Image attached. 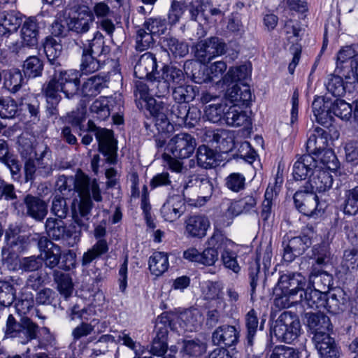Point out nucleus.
I'll return each instance as SVG.
<instances>
[{
	"label": "nucleus",
	"mask_w": 358,
	"mask_h": 358,
	"mask_svg": "<svg viewBox=\"0 0 358 358\" xmlns=\"http://www.w3.org/2000/svg\"><path fill=\"white\" fill-rule=\"evenodd\" d=\"M82 50L80 58V71L83 74L92 73L101 67V59L93 55L85 47H80Z\"/></svg>",
	"instance_id": "42"
},
{
	"label": "nucleus",
	"mask_w": 358,
	"mask_h": 358,
	"mask_svg": "<svg viewBox=\"0 0 358 358\" xmlns=\"http://www.w3.org/2000/svg\"><path fill=\"white\" fill-rule=\"evenodd\" d=\"M22 68L25 77L34 78L41 76L43 62L36 56H30L24 62Z\"/></svg>",
	"instance_id": "50"
},
{
	"label": "nucleus",
	"mask_w": 358,
	"mask_h": 358,
	"mask_svg": "<svg viewBox=\"0 0 358 358\" xmlns=\"http://www.w3.org/2000/svg\"><path fill=\"white\" fill-rule=\"evenodd\" d=\"M22 15L17 10H4L0 13V36L8 37L17 31L22 24Z\"/></svg>",
	"instance_id": "23"
},
{
	"label": "nucleus",
	"mask_w": 358,
	"mask_h": 358,
	"mask_svg": "<svg viewBox=\"0 0 358 358\" xmlns=\"http://www.w3.org/2000/svg\"><path fill=\"white\" fill-rule=\"evenodd\" d=\"M48 82H52L57 93L62 92L68 99H73L79 90L80 78L76 71H55Z\"/></svg>",
	"instance_id": "8"
},
{
	"label": "nucleus",
	"mask_w": 358,
	"mask_h": 358,
	"mask_svg": "<svg viewBox=\"0 0 358 358\" xmlns=\"http://www.w3.org/2000/svg\"><path fill=\"white\" fill-rule=\"evenodd\" d=\"M94 17L88 7L80 10L66 19V26L69 31L82 36L90 31L93 26Z\"/></svg>",
	"instance_id": "13"
},
{
	"label": "nucleus",
	"mask_w": 358,
	"mask_h": 358,
	"mask_svg": "<svg viewBox=\"0 0 358 358\" xmlns=\"http://www.w3.org/2000/svg\"><path fill=\"white\" fill-rule=\"evenodd\" d=\"M115 100L111 98L101 96L91 105L90 110L93 117L99 120H106L113 111Z\"/></svg>",
	"instance_id": "37"
},
{
	"label": "nucleus",
	"mask_w": 358,
	"mask_h": 358,
	"mask_svg": "<svg viewBox=\"0 0 358 358\" xmlns=\"http://www.w3.org/2000/svg\"><path fill=\"white\" fill-rule=\"evenodd\" d=\"M108 245L106 239H101L87 252H84L81 264L84 267L88 266L94 260L105 255L108 251Z\"/></svg>",
	"instance_id": "44"
},
{
	"label": "nucleus",
	"mask_w": 358,
	"mask_h": 358,
	"mask_svg": "<svg viewBox=\"0 0 358 358\" xmlns=\"http://www.w3.org/2000/svg\"><path fill=\"white\" fill-rule=\"evenodd\" d=\"M189 182H193V185L199 189V194H201L199 197L202 198L204 202L212 196L214 185L212 180L208 176H196Z\"/></svg>",
	"instance_id": "47"
},
{
	"label": "nucleus",
	"mask_w": 358,
	"mask_h": 358,
	"mask_svg": "<svg viewBox=\"0 0 358 358\" xmlns=\"http://www.w3.org/2000/svg\"><path fill=\"white\" fill-rule=\"evenodd\" d=\"M76 187L80 197L76 213H81L82 216H90L94 206L91 195L96 202H101L103 199L99 186L95 179L82 176L78 180Z\"/></svg>",
	"instance_id": "1"
},
{
	"label": "nucleus",
	"mask_w": 358,
	"mask_h": 358,
	"mask_svg": "<svg viewBox=\"0 0 358 358\" xmlns=\"http://www.w3.org/2000/svg\"><path fill=\"white\" fill-rule=\"evenodd\" d=\"M39 27L35 17H29L22 24L20 38L23 45L33 47L37 45Z\"/></svg>",
	"instance_id": "26"
},
{
	"label": "nucleus",
	"mask_w": 358,
	"mask_h": 358,
	"mask_svg": "<svg viewBox=\"0 0 358 358\" xmlns=\"http://www.w3.org/2000/svg\"><path fill=\"white\" fill-rule=\"evenodd\" d=\"M38 325L28 317L22 316L17 322L13 315H9L6 321V334L18 338L22 344L36 339L38 332Z\"/></svg>",
	"instance_id": "5"
},
{
	"label": "nucleus",
	"mask_w": 358,
	"mask_h": 358,
	"mask_svg": "<svg viewBox=\"0 0 358 358\" xmlns=\"http://www.w3.org/2000/svg\"><path fill=\"white\" fill-rule=\"evenodd\" d=\"M300 298L303 299V306L313 309L324 308L326 292L318 289L308 287L302 291Z\"/></svg>",
	"instance_id": "36"
},
{
	"label": "nucleus",
	"mask_w": 358,
	"mask_h": 358,
	"mask_svg": "<svg viewBox=\"0 0 358 358\" xmlns=\"http://www.w3.org/2000/svg\"><path fill=\"white\" fill-rule=\"evenodd\" d=\"M250 67L246 64L231 67L222 78V84L227 86L245 84L244 82L250 77Z\"/></svg>",
	"instance_id": "32"
},
{
	"label": "nucleus",
	"mask_w": 358,
	"mask_h": 358,
	"mask_svg": "<svg viewBox=\"0 0 358 358\" xmlns=\"http://www.w3.org/2000/svg\"><path fill=\"white\" fill-rule=\"evenodd\" d=\"M162 71V73L160 74V78H164L170 84L171 88L182 84L185 81V77L183 71L176 66L164 65Z\"/></svg>",
	"instance_id": "48"
},
{
	"label": "nucleus",
	"mask_w": 358,
	"mask_h": 358,
	"mask_svg": "<svg viewBox=\"0 0 358 358\" xmlns=\"http://www.w3.org/2000/svg\"><path fill=\"white\" fill-rule=\"evenodd\" d=\"M227 69V64L222 61L215 62L209 67L204 68L203 71V77L196 76L194 75V80L197 83H215L222 82V76L224 72Z\"/></svg>",
	"instance_id": "29"
},
{
	"label": "nucleus",
	"mask_w": 358,
	"mask_h": 358,
	"mask_svg": "<svg viewBox=\"0 0 358 358\" xmlns=\"http://www.w3.org/2000/svg\"><path fill=\"white\" fill-rule=\"evenodd\" d=\"M341 267L343 272L351 273L358 268V250L348 248L344 250Z\"/></svg>",
	"instance_id": "55"
},
{
	"label": "nucleus",
	"mask_w": 358,
	"mask_h": 358,
	"mask_svg": "<svg viewBox=\"0 0 358 358\" xmlns=\"http://www.w3.org/2000/svg\"><path fill=\"white\" fill-rule=\"evenodd\" d=\"M218 155L207 145H200L196 151L197 165L203 169H211L218 166Z\"/></svg>",
	"instance_id": "39"
},
{
	"label": "nucleus",
	"mask_w": 358,
	"mask_h": 358,
	"mask_svg": "<svg viewBox=\"0 0 358 358\" xmlns=\"http://www.w3.org/2000/svg\"><path fill=\"white\" fill-rule=\"evenodd\" d=\"M52 82L43 84L42 92L46 101L45 113L48 118L57 119L59 115L58 105L62 100L61 95L57 93Z\"/></svg>",
	"instance_id": "24"
},
{
	"label": "nucleus",
	"mask_w": 358,
	"mask_h": 358,
	"mask_svg": "<svg viewBox=\"0 0 358 358\" xmlns=\"http://www.w3.org/2000/svg\"><path fill=\"white\" fill-rule=\"evenodd\" d=\"M210 222L203 215H193L186 221V231L192 237L203 238L206 235V231Z\"/></svg>",
	"instance_id": "35"
},
{
	"label": "nucleus",
	"mask_w": 358,
	"mask_h": 358,
	"mask_svg": "<svg viewBox=\"0 0 358 358\" xmlns=\"http://www.w3.org/2000/svg\"><path fill=\"white\" fill-rule=\"evenodd\" d=\"M306 283V279L301 273L287 272L280 275L276 287L296 295L299 291H303Z\"/></svg>",
	"instance_id": "20"
},
{
	"label": "nucleus",
	"mask_w": 358,
	"mask_h": 358,
	"mask_svg": "<svg viewBox=\"0 0 358 358\" xmlns=\"http://www.w3.org/2000/svg\"><path fill=\"white\" fill-rule=\"evenodd\" d=\"M16 299V290L9 282L0 281V305L10 306Z\"/></svg>",
	"instance_id": "57"
},
{
	"label": "nucleus",
	"mask_w": 358,
	"mask_h": 358,
	"mask_svg": "<svg viewBox=\"0 0 358 358\" xmlns=\"http://www.w3.org/2000/svg\"><path fill=\"white\" fill-rule=\"evenodd\" d=\"M108 78L105 75H95L87 78L81 85L80 92L84 97H94L108 87Z\"/></svg>",
	"instance_id": "28"
},
{
	"label": "nucleus",
	"mask_w": 358,
	"mask_h": 358,
	"mask_svg": "<svg viewBox=\"0 0 358 358\" xmlns=\"http://www.w3.org/2000/svg\"><path fill=\"white\" fill-rule=\"evenodd\" d=\"M329 133L322 128L317 127L310 131L306 142L307 155L319 157L322 151L327 149Z\"/></svg>",
	"instance_id": "19"
},
{
	"label": "nucleus",
	"mask_w": 358,
	"mask_h": 358,
	"mask_svg": "<svg viewBox=\"0 0 358 358\" xmlns=\"http://www.w3.org/2000/svg\"><path fill=\"white\" fill-rule=\"evenodd\" d=\"M196 146V139L188 133H180L173 136L167 147L173 156L178 159H187L192 156Z\"/></svg>",
	"instance_id": "10"
},
{
	"label": "nucleus",
	"mask_w": 358,
	"mask_h": 358,
	"mask_svg": "<svg viewBox=\"0 0 358 358\" xmlns=\"http://www.w3.org/2000/svg\"><path fill=\"white\" fill-rule=\"evenodd\" d=\"M352 107L345 101L336 99L334 101L331 100L330 115L332 114L341 120H348L352 115Z\"/></svg>",
	"instance_id": "54"
},
{
	"label": "nucleus",
	"mask_w": 358,
	"mask_h": 358,
	"mask_svg": "<svg viewBox=\"0 0 358 358\" xmlns=\"http://www.w3.org/2000/svg\"><path fill=\"white\" fill-rule=\"evenodd\" d=\"M333 185V177L327 169L317 166L310 175L308 180L304 185L315 193L325 192L329 190Z\"/></svg>",
	"instance_id": "18"
},
{
	"label": "nucleus",
	"mask_w": 358,
	"mask_h": 358,
	"mask_svg": "<svg viewBox=\"0 0 358 358\" xmlns=\"http://www.w3.org/2000/svg\"><path fill=\"white\" fill-rule=\"evenodd\" d=\"M227 108L226 104L219 103L208 106L205 109L207 120L213 123H218L224 120Z\"/></svg>",
	"instance_id": "58"
},
{
	"label": "nucleus",
	"mask_w": 358,
	"mask_h": 358,
	"mask_svg": "<svg viewBox=\"0 0 358 358\" xmlns=\"http://www.w3.org/2000/svg\"><path fill=\"white\" fill-rule=\"evenodd\" d=\"M17 113V105L10 96H0V117L10 119Z\"/></svg>",
	"instance_id": "60"
},
{
	"label": "nucleus",
	"mask_w": 358,
	"mask_h": 358,
	"mask_svg": "<svg viewBox=\"0 0 358 358\" xmlns=\"http://www.w3.org/2000/svg\"><path fill=\"white\" fill-rule=\"evenodd\" d=\"M149 269L152 275L160 276L169 268V257L164 252H155L149 258Z\"/></svg>",
	"instance_id": "41"
},
{
	"label": "nucleus",
	"mask_w": 358,
	"mask_h": 358,
	"mask_svg": "<svg viewBox=\"0 0 358 358\" xmlns=\"http://www.w3.org/2000/svg\"><path fill=\"white\" fill-rule=\"evenodd\" d=\"M154 36L145 29H139L136 35V49L141 52L148 49L154 43Z\"/></svg>",
	"instance_id": "64"
},
{
	"label": "nucleus",
	"mask_w": 358,
	"mask_h": 358,
	"mask_svg": "<svg viewBox=\"0 0 358 358\" xmlns=\"http://www.w3.org/2000/svg\"><path fill=\"white\" fill-rule=\"evenodd\" d=\"M304 322L313 334V341L320 336L323 338L329 336V332L332 330V324L328 316L321 313H306L304 314Z\"/></svg>",
	"instance_id": "14"
},
{
	"label": "nucleus",
	"mask_w": 358,
	"mask_h": 358,
	"mask_svg": "<svg viewBox=\"0 0 358 358\" xmlns=\"http://www.w3.org/2000/svg\"><path fill=\"white\" fill-rule=\"evenodd\" d=\"M260 257L261 253L257 250V257L255 262L250 264L248 269L249 283L250 286L251 300H254L255 297L256 287L258 285L260 273Z\"/></svg>",
	"instance_id": "56"
},
{
	"label": "nucleus",
	"mask_w": 358,
	"mask_h": 358,
	"mask_svg": "<svg viewBox=\"0 0 358 358\" xmlns=\"http://www.w3.org/2000/svg\"><path fill=\"white\" fill-rule=\"evenodd\" d=\"M169 105L162 101H157L154 98H150L146 103L147 109L150 111L153 119L160 117L161 115H167L169 110Z\"/></svg>",
	"instance_id": "61"
},
{
	"label": "nucleus",
	"mask_w": 358,
	"mask_h": 358,
	"mask_svg": "<svg viewBox=\"0 0 358 358\" xmlns=\"http://www.w3.org/2000/svg\"><path fill=\"white\" fill-rule=\"evenodd\" d=\"M50 213L57 218L64 220L69 213V207L66 199L59 194H55L52 197Z\"/></svg>",
	"instance_id": "51"
},
{
	"label": "nucleus",
	"mask_w": 358,
	"mask_h": 358,
	"mask_svg": "<svg viewBox=\"0 0 358 358\" xmlns=\"http://www.w3.org/2000/svg\"><path fill=\"white\" fill-rule=\"evenodd\" d=\"M183 191L174 190L169 193L167 199L162 205L160 212L164 220L173 222L178 220L185 212V199Z\"/></svg>",
	"instance_id": "11"
},
{
	"label": "nucleus",
	"mask_w": 358,
	"mask_h": 358,
	"mask_svg": "<svg viewBox=\"0 0 358 358\" xmlns=\"http://www.w3.org/2000/svg\"><path fill=\"white\" fill-rule=\"evenodd\" d=\"M349 301V296L343 289L336 288L326 293L324 309L332 314L343 312Z\"/></svg>",
	"instance_id": "21"
},
{
	"label": "nucleus",
	"mask_w": 358,
	"mask_h": 358,
	"mask_svg": "<svg viewBox=\"0 0 358 358\" xmlns=\"http://www.w3.org/2000/svg\"><path fill=\"white\" fill-rule=\"evenodd\" d=\"M329 171H336L339 167V162L331 149L327 148L322 151L319 157H315Z\"/></svg>",
	"instance_id": "63"
},
{
	"label": "nucleus",
	"mask_w": 358,
	"mask_h": 358,
	"mask_svg": "<svg viewBox=\"0 0 358 358\" xmlns=\"http://www.w3.org/2000/svg\"><path fill=\"white\" fill-rule=\"evenodd\" d=\"M336 71L352 80L351 83L358 82V53L352 45L342 48L337 54Z\"/></svg>",
	"instance_id": "6"
},
{
	"label": "nucleus",
	"mask_w": 358,
	"mask_h": 358,
	"mask_svg": "<svg viewBox=\"0 0 358 358\" xmlns=\"http://www.w3.org/2000/svg\"><path fill=\"white\" fill-rule=\"evenodd\" d=\"M87 130L94 132L98 141L99 151L105 157L106 162L110 164H115L117 147L113 131L97 127L92 120L88 121Z\"/></svg>",
	"instance_id": "4"
},
{
	"label": "nucleus",
	"mask_w": 358,
	"mask_h": 358,
	"mask_svg": "<svg viewBox=\"0 0 358 358\" xmlns=\"http://www.w3.org/2000/svg\"><path fill=\"white\" fill-rule=\"evenodd\" d=\"M293 199L296 208L304 215L316 218L324 211V204L319 202L315 192L305 186L295 192Z\"/></svg>",
	"instance_id": "7"
},
{
	"label": "nucleus",
	"mask_w": 358,
	"mask_h": 358,
	"mask_svg": "<svg viewBox=\"0 0 358 358\" xmlns=\"http://www.w3.org/2000/svg\"><path fill=\"white\" fill-rule=\"evenodd\" d=\"M27 214L37 221H42L48 213L46 203L38 196L27 194L23 198Z\"/></svg>",
	"instance_id": "27"
},
{
	"label": "nucleus",
	"mask_w": 358,
	"mask_h": 358,
	"mask_svg": "<svg viewBox=\"0 0 358 358\" xmlns=\"http://www.w3.org/2000/svg\"><path fill=\"white\" fill-rule=\"evenodd\" d=\"M163 44L169 49L175 57H182L189 52L188 45L186 43L180 41L172 36L164 38Z\"/></svg>",
	"instance_id": "53"
},
{
	"label": "nucleus",
	"mask_w": 358,
	"mask_h": 358,
	"mask_svg": "<svg viewBox=\"0 0 358 358\" xmlns=\"http://www.w3.org/2000/svg\"><path fill=\"white\" fill-rule=\"evenodd\" d=\"M227 44L218 37L213 36L199 41L196 45V57L201 63L210 62L217 56L226 52Z\"/></svg>",
	"instance_id": "9"
},
{
	"label": "nucleus",
	"mask_w": 358,
	"mask_h": 358,
	"mask_svg": "<svg viewBox=\"0 0 358 358\" xmlns=\"http://www.w3.org/2000/svg\"><path fill=\"white\" fill-rule=\"evenodd\" d=\"M300 354L299 349L280 345L273 348L269 358H301Z\"/></svg>",
	"instance_id": "62"
},
{
	"label": "nucleus",
	"mask_w": 358,
	"mask_h": 358,
	"mask_svg": "<svg viewBox=\"0 0 358 358\" xmlns=\"http://www.w3.org/2000/svg\"><path fill=\"white\" fill-rule=\"evenodd\" d=\"M227 89V95L234 105H248L252 100V94L249 86L246 84H234Z\"/></svg>",
	"instance_id": "38"
},
{
	"label": "nucleus",
	"mask_w": 358,
	"mask_h": 358,
	"mask_svg": "<svg viewBox=\"0 0 358 358\" xmlns=\"http://www.w3.org/2000/svg\"><path fill=\"white\" fill-rule=\"evenodd\" d=\"M43 49L49 62L55 66H60L57 59L62 53V44L52 36H47L43 43Z\"/></svg>",
	"instance_id": "46"
},
{
	"label": "nucleus",
	"mask_w": 358,
	"mask_h": 358,
	"mask_svg": "<svg viewBox=\"0 0 358 358\" xmlns=\"http://www.w3.org/2000/svg\"><path fill=\"white\" fill-rule=\"evenodd\" d=\"M3 87L11 93H15L22 87L24 78L21 71L12 69L3 72Z\"/></svg>",
	"instance_id": "43"
},
{
	"label": "nucleus",
	"mask_w": 358,
	"mask_h": 358,
	"mask_svg": "<svg viewBox=\"0 0 358 358\" xmlns=\"http://www.w3.org/2000/svg\"><path fill=\"white\" fill-rule=\"evenodd\" d=\"M317 336L313 341L320 358H339L341 355L340 347L335 339L329 336L321 338Z\"/></svg>",
	"instance_id": "25"
},
{
	"label": "nucleus",
	"mask_w": 358,
	"mask_h": 358,
	"mask_svg": "<svg viewBox=\"0 0 358 358\" xmlns=\"http://www.w3.org/2000/svg\"><path fill=\"white\" fill-rule=\"evenodd\" d=\"M271 332L279 341L292 343L298 338L301 332L298 316L291 311L282 313L275 321Z\"/></svg>",
	"instance_id": "2"
},
{
	"label": "nucleus",
	"mask_w": 358,
	"mask_h": 358,
	"mask_svg": "<svg viewBox=\"0 0 358 358\" xmlns=\"http://www.w3.org/2000/svg\"><path fill=\"white\" fill-rule=\"evenodd\" d=\"M224 121L229 126L247 127L251 124V119L247 112L238 106L233 105L227 108L224 113Z\"/></svg>",
	"instance_id": "30"
},
{
	"label": "nucleus",
	"mask_w": 358,
	"mask_h": 358,
	"mask_svg": "<svg viewBox=\"0 0 358 358\" xmlns=\"http://www.w3.org/2000/svg\"><path fill=\"white\" fill-rule=\"evenodd\" d=\"M341 208L346 215L358 213V186L345 191Z\"/></svg>",
	"instance_id": "45"
},
{
	"label": "nucleus",
	"mask_w": 358,
	"mask_h": 358,
	"mask_svg": "<svg viewBox=\"0 0 358 358\" xmlns=\"http://www.w3.org/2000/svg\"><path fill=\"white\" fill-rule=\"evenodd\" d=\"M312 244L311 239L306 235L289 238L285 236L282 243V258L285 262H292L296 257L303 255Z\"/></svg>",
	"instance_id": "12"
},
{
	"label": "nucleus",
	"mask_w": 358,
	"mask_h": 358,
	"mask_svg": "<svg viewBox=\"0 0 358 358\" xmlns=\"http://www.w3.org/2000/svg\"><path fill=\"white\" fill-rule=\"evenodd\" d=\"M264 320H262L259 325L257 313L255 309H251L245 316V326L246 329V341L248 346L254 345L255 338L258 330L264 329Z\"/></svg>",
	"instance_id": "31"
},
{
	"label": "nucleus",
	"mask_w": 358,
	"mask_h": 358,
	"mask_svg": "<svg viewBox=\"0 0 358 358\" xmlns=\"http://www.w3.org/2000/svg\"><path fill=\"white\" fill-rule=\"evenodd\" d=\"M198 88L191 85L180 84L172 88V98L176 103H189L198 94Z\"/></svg>",
	"instance_id": "40"
},
{
	"label": "nucleus",
	"mask_w": 358,
	"mask_h": 358,
	"mask_svg": "<svg viewBox=\"0 0 358 358\" xmlns=\"http://www.w3.org/2000/svg\"><path fill=\"white\" fill-rule=\"evenodd\" d=\"M317 166V159L310 154L300 156L294 163L292 168V176L294 180H305L308 176L312 174Z\"/></svg>",
	"instance_id": "22"
},
{
	"label": "nucleus",
	"mask_w": 358,
	"mask_h": 358,
	"mask_svg": "<svg viewBox=\"0 0 358 358\" xmlns=\"http://www.w3.org/2000/svg\"><path fill=\"white\" fill-rule=\"evenodd\" d=\"M240 332L234 326L224 324L218 327L212 334V342L220 348H229L238 343Z\"/></svg>",
	"instance_id": "17"
},
{
	"label": "nucleus",
	"mask_w": 358,
	"mask_h": 358,
	"mask_svg": "<svg viewBox=\"0 0 358 358\" xmlns=\"http://www.w3.org/2000/svg\"><path fill=\"white\" fill-rule=\"evenodd\" d=\"M53 276L54 280L57 285V289L59 293L64 296L65 299L71 296L73 291V284L70 275L58 271H55Z\"/></svg>",
	"instance_id": "49"
},
{
	"label": "nucleus",
	"mask_w": 358,
	"mask_h": 358,
	"mask_svg": "<svg viewBox=\"0 0 358 358\" xmlns=\"http://www.w3.org/2000/svg\"><path fill=\"white\" fill-rule=\"evenodd\" d=\"M342 76L330 74L326 83L327 91L336 97L343 96L346 92Z\"/></svg>",
	"instance_id": "59"
},
{
	"label": "nucleus",
	"mask_w": 358,
	"mask_h": 358,
	"mask_svg": "<svg viewBox=\"0 0 358 358\" xmlns=\"http://www.w3.org/2000/svg\"><path fill=\"white\" fill-rule=\"evenodd\" d=\"M180 320L185 324L187 331H195L201 327L202 315L196 309L188 310L180 315Z\"/></svg>",
	"instance_id": "52"
},
{
	"label": "nucleus",
	"mask_w": 358,
	"mask_h": 358,
	"mask_svg": "<svg viewBox=\"0 0 358 358\" xmlns=\"http://www.w3.org/2000/svg\"><path fill=\"white\" fill-rule=\"evenodd\" d=\"M206 141L222 152L227 153L234 148V134L229 130H209L206 133Z\"/></svg>",
	"instance_id": "16"
},
{
	"label": "nucleus",
	"mask_w": 358,
	"mask_h": 358,
	"mask_svg": "<svg viewBox=\"0 0 358 358\" xmlns=\"http://www.w3.org/2000/svg\"><path fill=\"white\" fill-rule=\"evenodd\" d=\"M80 47L86 48L89 52L99 58L106 57L110 52V48L106 45L104 37L99 31L94 34L92 39L87 40L86 43L82 41Z\"/></svg>",
	"instance_id": "33"
},
{
	"label": "nucleus",
	"mask_w": 358,
	"mask_h": 358,
	"mask_svg": "<svg viewBox=\"0 0 358 358\" xmlns=\"http://www.w3.org/2000/svg\"><path fill=\"white\" fill-rule=\"evenodd\" d=\"M331 99L327 96H318L315 98L312 103L313 112L316 121L325 125L332 118L330 115Z\"/></svg>",
	"instance_id": "34"
},
{
	"label": "nucleus",
	"mask_w": 358,
	"mask_h": 358,
	"mask_svg": "<svg viewBox=\"0 0 358 358\" xmlns=\"http://www.w3.org/2000/svg\"><path fill=\"white\" fill-rule=\"evenodd\" d=\"M134 75L139 79L148 80L159 78L155 55L150 52L143 54L134 66Z\"/></svg>",
	"instance_id": "15"
},
{
	"label": "nucleus",
	"mask_w": 358,
	"mask_h": 358,
	"mask_svg": "<svg viewBox=\"0 0 358 358\" xmlns=\"http://www.w3.org/2000/svg\"><path fill=\"white\" fill-rule=\"evenodd\" d=\"M45 231L48 236L55 241H62L69 247H73L80 241V232L76 225L66 226L61 219L48 217L45 221Z\"/></svg>",
	"instance_id": "3"
}]
</instances>
